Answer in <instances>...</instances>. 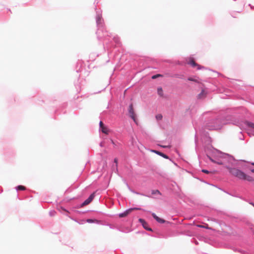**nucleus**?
Masks as SVG:
<instances>
[{
	"mask_svg": "<svg viewBox=\"0 0 254 254\" xmlns=\"http://www.w3.org/2000/svg\"><path fill=\"white\" fill-rule=\"evenodd\" d=\"M197 227H199V228H207V229H209V228H208V227H205L203 226H202V225H197Z\"/></svg>",
	"mask_w": 254,
	"mask_h": 254,
	"instance_id": "35",
	"label": "nucleus"
},
{
	"mask_svg": "<svg viewBox=\"0 0 254 254\" xmlns=\"http://www.w3.org/2000/svg\"><path fill=\"white\" fill-rule=\"evenodd\" d=\"M114 162L116 163H118V159L117 158H116L114 159Z\"/></svg>",
	"mask_w": 254,
	"mask_h": 254,
	"instance_id": "39",
	"label": "nucleus"
},
{
	"mask_svg": "<svg viewBox=\"0 0 254 254\" xmlns=\"http://www.w3.org/2000/svg\"><path fill=\"white\" fill-rule=\"evenodd\" d=\"M86 222V220H82L80 222H78L79 224H83Z\"/></svg>",
	"mask_w": 254,
	"mask_h": 254,
	"instance_id": "32",
	"label": "nucleus"
},
{
	"mask_svg": "<svg viewBox=\"0 0 254 254\" xmlns=\"http://www.w3.org/2000/svg\"><path fill=\"white\" fill-rule=\"evenodd\" d=\"M239 108L228 109L226 115L216 116L210 112L203 114L200 121L202 125L201 129L208 130L220 129L223 125L232 124L241 129L243 125L254 129V123L248 121H242V115L240 113Z\"/></svg>",
	"mask_w": 254,
	"mask_h": 254,
	"instance_id": "1",
	"label": "nucleus"
},
{
	"mask_svg": "<svg viewBox=\"0 0 254 254\" xmlns=\"http://www.w3.org/2000/svg\"><path fill=\"white\" fill-rule=\"evenodd\" d=\"M160 147H162V148H166L167 147V146H166V145H159Z\"/></svg>",
	"mask_w": 254,
	"mask_h": 254,
	"instance_id": "37",
	"label": "nucleus"
},
{
	"mask_svg": "<svg viewBox=\"0 0 254 254\" xmlns=\"http://www.w3.org/2000/svg\"><path fill=\"white\" fill-rule=\"evenodd\" d=\"M183 75H180V74H177L176 75V77H178V78H183Z\"/></svg>",
	"mask_w": 254,
	"mask_h": 254,
	"instance_id": "31",
	"label": "nucleus"
},
{
	"mask_svg": "<svg viewBox=\"0 0 254 254\" xmlns=\"http://www.w3.org/2000/svg\"><path fill=\"white\" fill-rule=\"evenodd\" d=\"M139 222L141 224L142 227L144 229H145L147 231L152 232L153 230L152 228H151L149 226L148 224L146 222V221L142 218H139L138 219Z\"/></svg>",
	"mask_w": 254,
	"mask_h": 254,
	"instance_id": "8",
	"label": "nucleus"
},
{
	"mask_svg": "<svg viewBox=\"0 0 254 254\" xmlns=\"http://www.w3.org/2000/svg\"><path fill=\"white\" fill-rule=\"evenodd\" d=\"M150 151L162 157L163 158H164L165 159H170L169 157L167 155H166V154H165L161 151H159L158 150H154V149H151Z\"/></svg>",
	"mask_w": 254,
	"mask_h": 254,
	"instance_id": "10",
	"label": "nucleus"
},
{
	"mask_svg": "<svg viewBox=\"0 0 254 254\" xmlns=\"http://www.w3.org/2000/svg\"><path fill=\"white\" fill-rule=\"evenodd\" d=\"M151 194H159L160 195H161L162 193L158 190H151Z\"/></svg>",
	"mask_w": 254,
	"mask_h": 254,
	"instance_id": "20",
	"label": "nucleus"
},
{
	"mask_svg": "<svg viewBox=\"0 0 254 254\" xmlns=\"http://www.w3.org/2000/svg\"><path fill=\"white\" fill-rule=\"evenodd\" d=\"M104 126L103 122L100 121L99 123V128H101L102 127Z\"/></svg>",
	"mask_w": 254,
	"mask_h": 254,
	"instance_id": "28",
	"label": "nucleus"
},
{
	"mask_svg": "<svg viewBox=\"0 0 254 254\" xmlns=\"http://www.w3.org/2000/svg\"><path fill=\"white\" fill-rule=\"evenodd\" d=\"M225 167L228 170L229 173L232 176L239 180H246L250 182H254V179L251 176L248 175L242 170L232 167L229 165H225Z\"/></svg>",
	"mask_w": 254,
	"mask_h": 254,
	"instance_id": "4",
	"label": "nucleus"
},
{
	"mask_svg": "<svg viewBox=\"0 0 254 254\" xmlns=\"http://www.w3.org/2000/svg\"><path fill=\"white\" fill-rule=\"evenodd\" d=\"M163 116L161 114H158L156 116V118L157 120H162Z\"/></svg>",
	"mask_w": 254,
	"mask_h": 254,
	"instance_id": "24",
	"label": "nucleus"
},
{
	"mask_svg": "<svg viewBox=\"0 0 254 254\" xmlns=\"http://www.w3.org/2000/svg\"><path fill=\"white\" fill-rule=\"evenodd\" d=\"M250 171H251V172H252V173H254V169H251L250 170Z\"/></svg>",
	"mask_w": 254,
	"mask_h": 254,
	"instance_id": "41",
	"label": "nucleus"
},
{
	"mask_svg": "<svg viewBox=\"0 0 254 254\" xmlns=\"http://www.w3.org/2000/svg\"><path fill=\"white\" fill-rule=\"evenodd\" d=\"M86 222L88 223H97L99 224L100 223V221L96 219H91V218H88L86 220Z\"/></svg>",
	"mask_w": 254,
	"mask_h": 254,
	"instance_id": "15",
	"label": "nucleus"
},
{
	"mask_svg": "<svg viewBox=\"0 0 254 254\" xmlns=\"http://www.w3.org/2000/svg\"><path fill=\"white\" fill-rule=\"evenodd\" d=\"M249 5L251 6V8L252 9H254V6H252V5H251V4H249Z\"/></svg>",
	"mask_w": 254,
	"mask_h": 254,
	"instance_id": "42",
	"label": "nucleus"
},
{
	"mask_svg": "<svg viewBox=\"0 0 254 254\" xmlns=\"http://www.w3.org/2000/svg\"><path fill=\"white\" fill-rule=\"evenodd\" d=\"M55 213H56V211L55 210L50 211L49 212V214L51 216H54Z\"/></svg>",
	"mask_w": 254,
	"mask_h": 254,
	"instance_id": "26",
	"label": "nucleus"
},
{
	"mask_svg": "<svg viewBox=\"0 0 254 254\" xmlns=\"http://www.w3.org/2000/svg\"><path fill=\"white\" fill-rule=\"evenodd\" d=\"M162 75L160 74H156L152 75V78L153 79H155L158 77H162Z\"/></svg>",
	"mask_w": 254,
	"mask_h": 254,
	"instance_id": "23",
	"label": "nucleus"
},
{
	"mask_svg": "<svg viewBox=\"0 0 254 254\" xmlns=\"http://www.w3.org/2000/svg\"><path fill=\"white\" fill-rule=\"evenodd\" d=\"M99 0H95L94 4L95 5L96 10V23L97 27L96 35L99 40L108 41L111 42V40H114L115 43L120 45V38L116 36H113L112 34L109 33L105 27L104 20L102 18V10L98 9L96 8V5L98 3Z\"/></svg>",
	"mask_w": 254,
	"mask_h": 254,
	"instance_id": "2",
	"label": "nucleus"
},
{
	"mask_svg": "<svg viewBox=\"0 0 254 254\" xmlns=\"http://www.w3.org/2000/svg\"><path fill=\"white\" fill-rule=\"evenodd\" d=\"M157 94L160 96H163V91L161 87H158L157 88Z\"/></svg>",
	"mask_w": 254,
	"mask_h": 254,
	"instance_id": "18",
	"label": "nucleus"
},
{
	"mask_svg": "<svg viewBox=\"0 0 254 254\" xmlns=\"http://www.w3.org/2000/svg\"><path fill=\"white\" fill-rule=\"evenodd\" d=\"M240 133L241 134V135L239 136V139L240 140H244V138L243 135L242 134V131L240 132Z\"/></svg>",
	"mask_w": 254,
	"mask_h": 254,
	"instance_id": "30",
	"label": "nucleus"
},
{
	"mask_svg": "<svg viewBox=\"0 0 254 254\" xmlns=\"http://www.w3.org/2000/svg\"><path fill=\"white\" fill-rule=\"evenodd\" d=\"M61 209L64 211V212H69L67 210H66L65 208L63 207H61Z\"/></svg>",
	"mask_w": 254,
	"mask_h": 254,
	"instance_id": "34",
	"label": "nucleus"
},
{
	"mask_svg": "<svg viewBox=\"0 0 254 254\" xmlns=\"http://www.w3.org/2000/svg\"><path fill=\"white\" fill-rule=\"evenodd\" d=\"M195 244H196V245H197V244H198V242H197L196 241H195Z\"/></svg>",
	"mask_w": 254,
	"mask_h": 254,
	"instance_id": "47",
	"label": "nucleus"
},
{
	"mask_svg": "<svg viewBox=\"0 0 254 254\" xmlns=\"http://www.w3.org/2000/svg\"><path fill=\"white\" fill-rule=\"evenodd\" d=\"M99 145H100V146L101 147H103V146H104L103 142H102H102H101L100 143V144H99Z\"/></svg>",
	"mask_w": 254,
	"mask_h": 254,
	"instance_id": "38",
	"label": "nucleus"
},
{
	"mask_svg": "<svg viewBox=\"0 0 254 254\" xmlns=\"http://www.w3.org/2000/svg\"><path fill=\"white\" fill-rule=\"evenodd\" d=\"M127 188H128V190L131 192H132L133 193H135V194H138V195H142V196H146V197H152L151 195H150V194H146L143 193L137 192V191L134 190H132V189H131V188L129 186V185L128 184H127Z\"/></svg>",
	"mask_w": 254,
	"mask_h": 254,
	"instance_id": "11",
	"label": "nucleus"
},
{
	"mask_svg": "<svg viewBox=\"0 0 254 254\" xmlns=\"http://www.w3.org/2000/svg\"><path fill=\"white\" fill-rule=\"evenodd\" d=\"M128 115H129V117L131 119H132L133 122L136 124H137V121H136V116H135V113H134V111L133 104H132V103L129 104V105L128 106Z\"/></svg>",
	"mask_w": 254,
	"mask_h": 254,
	"instance_id": "7",
	"label": "nucleus"
},
{
	"mask_svg": "<svg viewBox=\"0 0 254 254\" xmlns=\"http://www.w3.org/2000/svg\"><path fill=\"white\" fill-rule=\"evenodd\" d=\"M130 213H131V209H127L123 212L120 213L119 214V216L120 218L125 217L127 216Z\"/></svg>",
	"mask_w": 254,
	"mask_h": 254,
	"instance_id": "13",
	"label": "nucleus"
},
{
	"mask_svg": "<svg viewBox=\"0 0 254 254\" xmlns=\"http://www.w3.org/2000/svg\"><path fill=\"white\" fill-rule=\"evenodd\" d=\"M99 130L106 134L109 133V130L105 126L102 127L101 128H99Z\"/></svg>",
	"mask_w": 254,
	"mask_h": 254,
	"instance_id": "16",
	"label": "nucleus"
},
{
	"mask_svg": "<svg viewBox=\"0 0 254 254\" xmlns=\"http://www.w3.org/2000/svg\"><path fill=\"white\" fill-rule=\"evenodd\" d=\"M194 178H196L197 179H198V180H200V181H201V182H204V183H206V184H207L210 185V184H209V183H207L206 182H205V181H203V180H202L199 179L198 178H197V177H194Z\"/></svg>",
	"mask_w": 254,
	"mask_h": 254,
	"instance_id": "33",
	"label": "nucleus"
},
{
	"mask_svg": "<svg viewBox=\"0 0 254 254\" xmlns=\"http://www.w3.org/2000/svg\"><path fill=\"white\" fill-rule=\"evenodd\" d=\"M151 215L152 216V217L157 221L158 222V223H161V224H164V223H165L166 221L161 218H160L154 212H152L151 213Z\"/></svg>",
	"mask_w": 254,
	"mask_h": 254,
	"instance_id": "12",
	"label": "nucleus"
},
{
	"mask_svg": "<svg viewBox=\"0 0 254 254\" xmlns=\"http://www.w3.org/2000/svg\"><path fill=\"white\" fill-rule=\"evenodd\" d=\"M249 203L254 207V202H250Z\"/></svg>",
	"mask_w": 254,
	"mask_h": 254,
	"instance_id": "40",
	"label": "nucleus"
},
{
	"mask_svg": "<svg viewBox=\"0 0 254 254\" xmlns=\"http://www.w3.org/2000/svg\"><path fill=\"white\" fill-rule=\"evenodd\" d=\"M109 226H110V228H111V229H113L114 228V227L112 226V225H109Z\"/></svg>",
	"mask_w": 254,
	"mask_h": 254,
	"instance_id": "43",
	"label": "nucleus"
},
{
	"mask_svg": "<svg viewBox=\"0 0 254 254\" xmlns=\"http://www.w3.org/2000/svg\"><path fill=\"white\" fill-rule=\"evenodd\" d=\"M204 94H204V90H202L200 92V93L198 94L197 98L198 99L201 98V97L203 96Z\"/></svg>",
	"mask_w": 254,
	"mask_h": 254,
	"instance_id": "21",
	"label": "nucleus"
},
{
	"mask_svg": "<svg viewBox=\"0 0 254 254\" xmlns=\"http://www.w3.org/2000/svg\"><path fill=\"white\" fill-rule=\"evenodd\" d=\"M111 142L114 147H115L116 146V144L113 140H112V139L111 140Z\"/></svg>",
	"mask_w": 254,
	"mask_h": 254,
	"instance_id": "36",
	"label": "nucleus"
},
{
	"mask_svg": "<svg viewBox=\"0 0 254 254\" xmlns=\"http://www.w3.org/2000/svg\"><path fill=\"white\" fill-rule=\"evenodd\" d=\"M95 193L96 192L94 191L92 192L90 195L89 196V197L86 199L83 202L80 203V204L76 205L74 208H80L81 207H82L83 206L88 205L89 204L94 198L95 196Z\"/></svg>",
	"mask_w": 254,
	"mask_h": 254,
	"instance_id": "5",
	"label": "nucleus"
},
{
	"mask_svg": "<svg viewBox=\"0 0 254 254\" xmlns=\"http://www.w3.org/2000/svg\"><path fill=\"white\" fill-rule=\"evenodd\" d=\"M141 233H142V234H147V235H148V234H147L146 232H144V231H143V232H141Z\"/></svg>",
	"mask_w": 254,
	"mask_h": 254,
	"instance_id": "44",
	"label": "nucleus"
},
{
	"mask_svg": "<svg viewBox=\"0 0 254 254\" xmlns=\"http://www.w3.org/2000/svg\"><path fill=\"white\" fill-rule=\"evenodd\" d=\"M129 209H131V212L132 210H144V209L140 208V207H133V208H129Z\"/></svg>",
	"mask_w": 254,
	"mask_h": 254,
	"instance_id": "22",
	"label": "nucleus"
},
{
	"mask_svg": "<svg viewBox=\"0 0 254 254\" xmlns=\"http://www.w3.org/2000/svg\"><path fill=\"white\" fill-rule=\"evenodd\" d=\"M193 125L195 130V134L194 136V143H195V149L197 153L198 150V136L197 134H199L201 136V139L203 143L205 144L204 146V150L206 154H208L211 152L212 150H217L214 148L212 145L211 144V138L209 136L208 132H205L203 131V129H200L199 127H198L196 124H194L193 123Z\"/></svg>",
	"mask_w": 254,
	"mask_h": 254,
	"instance_id": "3",
	"label": "nucleus"
},
{
	"mask_svg": "<svg viewBox=\"0 0 254 254\" xmlns=\"http://www.w3.org/2000/svg\"><path fill=\"white\" fill-rule=\"evenodd\" d=\"M201 172L207 174L210 173V171H209L208 170H207L206 169H202Z\"/></svg>",
	"mask_w": 254,
	"mask_h": 254,
	"instance_id": "27",
	"label": "nucleus"
},
{
	"mask_svg": "<svg viewBox=\"0 0 254 254\" xmlns=\"http://www.w3.org/2000/svg\"><path fill=\"white\" fill-rule=\"evenodd\" d=\"M251 164H252V165L254 166V162H252V163H251Z\"/></svg>",
	"mask_w": 254,
	"mask_h": 254,
	"instance_id": "45",
	"label": "nucleus"
},
{
	"mask_svg": "<svg viewBox=\"0 0 254 254\" xmlns=\"http://www.w3.org/2000/svg\"><path fill=\"white\" fill-rule=\"evenodd\" d=\"M188 64H190L193 67L197 66V69L198 70L203 69L204 68V66H201L196 63L192 58H190L189 61L188 62Z\"/></svg>",
	"mask_w": 254,
	"mask_h": 254,
	"instance_id": "9",
	"label": "nucleus"
},
{
	"mask_svg": "<svg viewBox=\"0 0 254 254\" xmlns=\"http://www.w3.org/2000/svg\"><path fill=\"white\" fill-rule=\"evenodd\" d=\"M220 153L222 154L221 157L222 158L226 159V161L231 166H235V162L236 160L233 156L227 153H222L221 152H220Z\"/></svg>",
	"mask_w": 254,
	"mask_h": 254,
	"instance_id": "6",
	"label": "nucleus"
},
{
	"mask_svg": "<svg viewBox=\"0 0 254 254\" xmlns=\"http://www.w3.org/2000/svg\"><path fill=\"white\" fill-rule=\"evenodd\" d=\"M207 157L209 158V159L210 160L211 162L216 163L219 165H223L224 164V162L222 160H218V161H215L214 159H213L210 156H209L208 154H206Z\"/></svg>",
	"mask_w": 254,
	"mask_h": 254,
	"instance_id": "14",
	"label": "nucleus"
},
{
	"mask_svg": "<svg viewBox=\"0 0 254 254\" xmlns=\"http://www.w3.org/2000/svg\"><path fill=\"white\" fill-rule=\"evenodd\" d=\"M187 80L188 81H193V82H197L196 79H195L194 78H192L191 77H188Z\"/></svg>",
	"mask_w": 254,
	"mask_h": 254,
	"instance_id": "25",
	"label": "nucleus"
},
{
	"mask_svg": "<svg viewBox=\"0 0 254 254\" xmlns=\"http://www.w3.org/2000/svg\"><path fill=\"white\" fill-rule=\"evenodd\" d=\"M89 211H90V210H89ZM85 212H86V211H83V212H82V213H85Z\"/></svg>",
	"mask_w": 254,
	"mask_h": 254,
	"instance_id": "46",
	"label": "nucleus"
},
{
	"mask_svg": "<svg viewBox=\"0 0 254 254\" xmlns=\"http://www.w3.org/2000/svg\"><path fill=\"white\" fill-rule=\"evenodd\" d=\"M82 70V68L81 67V63L80 62L77 63L76 71L77 73H79L81 72Z\"/></svg>",
	"mask_w": 254,
	"mask_h": 254,
	"instance_id": "17",
	"label": "nucleus"
},
{
	"mask_svg": "<svg viewBox=\"0 0 254 254\" xmlns=\"http://www.w3.org/2000/svg\"><path fill=\"white\" fill-rule=\"evenodd\" d=\"M15 189L17 191L18 190H26V188L24 186L22 185H18L17 187H16Z\"/></svg>",
	"mask_w": 254,
	"mask_h": 254,
	"instance_id": "19",
	"label": "nucleus"
},
{
	"mask_svg": "<svg viewBox=\"0 0 254 254\" xmlns=\"http://www.w3.org/2000/svg\"><path fill=\"white\" fill-rule=\"evenodd\" d=\"M94 54H91L90 55V58H91V59L92 60H94Z\"/></svg>",
	"mask_w": 254,
	"mask_h": 254,
	"instance_id": "29",
	"label": "nucleus"
}]
</instances>
